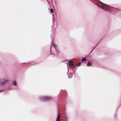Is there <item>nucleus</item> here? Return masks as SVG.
Returning <instances> with one entry per match:
<instances>
[{
  "label": "nucleus",
  "mask_w": 121,
  "mask_h": 121,
  "mask_svg": "<svg viewBox=\"0 0 121 121\" xmlns=\"http://www.w3.org/2000/svg\"><path fill=\"white\" fill-rule=\"evenodd\" d=\"M97 5L99 7L105 10L109 11L110 10L109 7L104 4L102 3L100 4H98Z\"/></svg>",
  "instance_id": "nucleus-1"
},
{
  "label": "nucleus",
  "mask_w": 121,
  "mask_h": 121,
  "mask_svg": "<svg viewBox=\"0 0 121 121\" xmlns=\"http://www.w3.org/2000/svg\"><path fill=\"white\" fill-rule=\"evenodd\" d=\"M40 99L42 101H49L51 99V98L49 96L41 97L40 98Z\"/></svg>",
  "instance_id": "nucleus-2"
},
{
  "label": "nucleus",
  "mask_w": 121,
  "mask_h": 121,
  "mask_svg": "<svg viewBox=\"0 0 121 121\" xmlns=\"http://www.w3.org/2000/svg\"><path fill=\"white\" fill-rule=\"evenodd\" d=\"M9 81L8 80H6L3 79H0V83L1 84H4L6 82H9Z\"/></svg>",
  "instance_id": "nucleus-3"
},
{
  "label": "nucleus",
  "mask_w": 121,
  "mask_h": 121,
  "mask_svg": "<svg viewBox=\"0 0 121 121\" xmlns=\"http://www.w3.org/2000/svg\"><path fill=\"white\" fill-rule=\"evenodd\" d=\"M73 62L71 60L69 61L67 63V66L68 67L73 66Z\"/></svg>",
  "instance_id": "nucleus-4"
},
{
  "label": "nucleus",
  "mask_w": 121,
  "mask_h": 121,
  "mask_svg": "<svg viewBox=\"0 0 121 121\" xmlns=\"http://www.w3.org/2000/svg\"><path fill=\"white\" fill-rule=\"evenodd\" d=\"M60 119V115H58L57 117L56 121H60L59 120Z\"/></svg>",
  "instance_id": "nucleus-5"
},
{
  "label": "nucleus",
  "mask_w": 121,
  "mask_h": 121,
  "mask_svg": "<svg viewBox=\"0 0 121 121\" xmlns=\"http://www.w3.org/2000/svg\"><path fill=\"white\" fill-rule=\"evenodd\" d=\"M91 65V64L90 63V62H89L87 63V66H89Z\"/></svg>",
  "instance_id": "nucleus-6"
},
{
  "label": "nucleus",
  "mask_w": 121,
  "mask_h": 121,
  "mask_svg": "<svg viewBox=\"0 0 121 121\" xmlns=\"http://www.w3.org/2000/svg\"><path fill=\"white\" fill-rule=\"evenodd\" d=\"M86 58H84L83 57L82 58V61H86Z\"/></svg>",
  "instance_id": "nucleus-7"
},
{
  "label": "nucleus",
  "mask_w": 121,
  "mask_h": 121,
  "mask_svg": "<svg viewBox=\"0 0 121 121\" xmlns=\"http://www.w3.org/2000/svg\"><path fill=\"white\" fill-rule=\"evenodd\" d=\"M53 9H51L50 10V11L51 13H52L53 12Z\"/></svg>",
  "instance_id": "nucleus-8"
},
{
  "label": "nucleus",
  "mask_w": 121,
  "mask_h": 121,
  "mask_svg": "<svg viewBox=\"0 0 121 121\" xmlns=\"http://www.w3.org/2000/svg\"><path fill=\"white\" fill-rule=\"evenodd\" d=\"M13 83V84L15 86L16 85L17 83L15 81H14Z\"/></svg>",
  "instance_id": "nucleus-9"
},
{
  "label": "nucleus",
  "mask_w": 121,
  "mask_h": 121,
  "mask_svg": "<svg viewBox=\"0 0 121 121\" xmlns=\"http://www.w3.org/2000/svg\"><path fill=\"white\" fill-rule=\"evenodd\" d=\"M81 63H79L77 65V66H80V65H81Z\"/></svg>",
  "instance_id": "nucleus-10"
}]
</instances>
